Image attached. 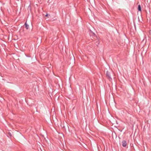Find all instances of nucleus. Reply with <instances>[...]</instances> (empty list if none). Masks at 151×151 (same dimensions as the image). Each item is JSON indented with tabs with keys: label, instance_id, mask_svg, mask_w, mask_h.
Listing matches in <instances>:
<instances>
[{
	"label": "nucleus",
	"instance_id": "obj_6",
	"mask_svg": "<svg viewBox=\"0 0 151 151\" xmlns=\"http://www.w3.org/2000/svg\"><path fill=\"white\" fill-rule=\"evenodd\" d=\"M48 16V14H47L46 15H45V16L46 17H47V16Z\"/></svg>",
	"mask_w": 151,
	"mask_h": 151
},
{
	"label": "nucleus",
	"instance_id": "obj_3",
	"mask_svg": "<svg viewBox=\"0 0 151 151\" xmlns=\"http://www.w3.org/2000/svg\"><path fill=\"white\" fill-rule=\"evenodd\" d=\"M99 43L100 42L98 39L96 40L95 44H96V46H98V45L99 44Z\"/></svg>",
	"mask_w": 151,
	"mask_h": 151
},
{
	"label": "nucleus",
	"instance_id": "obj_1",
	"mask_svg": "<svg viewBox=\"0 0 151 151\" xmlns=\"http://www.w3.org/2000/svg\"><path fill=\"white\" fill-rule=\"evenodd\" d=\"M106 75L108 77V78L109 79V80H112V79L111 77L110 73L109 71H106Z\"/></svg>",
	"mask_w": 151,
	"mask_h": 151
},
{
	"label": "nucleus",
	"instance_id": "obj_2",
	"mask_svg": "<svg viewBox=\"0 0 151 151\" xmlns=\"http://www.w3.org/2000/svg\"><path fill=\"white\" fill-rule=\"evenodd\" d=\"M122 145L123 147H126L127 145V143L125 140H123L122 142Z\"/></svg>",
	"mask_w": 151,
	"mask_h": 151
},
{
	"label": "nucleus",
	"instance_id": "obj_4",
	"mask_svg": "<svg viewBox=\"0 0 151 151\" xmlns=\"http://www.w3.org/2000/svg\"><path fill=\"white\" fill-rule=\"evenodd\" d=\"M25 28H26V29H28L29 28V26L28 25L27 23H26V22H25Z\"/></svg>",
	"mask_w": 151,
	"mask_h": 151
},
{
	"label": "nucleus",
	"instance_id": "obj_5",
	"mask_svg": "<svg viewBox=\"0 0 151 151\" xmlns=\"http://www.w3.org/2000/svg\"><path fill=\"white\" fill-rule=\"evenodd\" d=\"M138 9L139 11H141V7L140 6V5H139L138 6Z\"/></svg>",
	"mask_w": 151,
	"mask_h": 151
}]
</instances>
